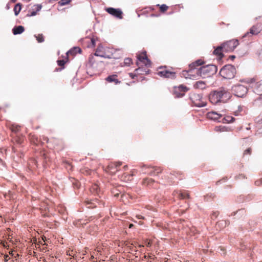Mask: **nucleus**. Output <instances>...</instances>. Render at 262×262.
I'll return each mask as SVG.
<instances>
[{
  "instance_id": "22",
  "label": "nucleus",
  "mask_w": 262,
  "mask_h": 262,
  "mask_svg": "<svg viewBox=\"0 0 262 262\" xmlns=\"http://www.w3.org/2000/svg\"><path fill=\"white\" fill-rule=\"evenodd\" d=\"M81 49L79 47H75L71 49L67 53V56H69L70 55L75 56L77 53H81Z\"/></svg>"
},
{
  "instance_id": "9",
  "label": "nucleus",
  "mask_w": 262,
  "mask_h": 262,
  "mask_svg": "<svg viewBox=\"0 0 262 262\" xmlns=\"http://www.w3.org/2000/svg\"><path fill=\"white\" fill-rule=\"evenodd\" d=\"M181 76L185 78L191 79H198L200 77L198 74V70H195L189 67L188 70H183L181 73Z\"/></svg>"
},
{
  "instance_id": "13",
  "label": "nucleus",
  "mask_w": 262,
  "mask_h": 262,
  "mask_svg": "<svg viewBox=\"0 0 262 262\" xmlns=\"http://www.w3.org/2000/svg\"><path fill=\"white\" fill-rule=\"evenodd\" d=\"M105 10L108 13L117 18H122V12L119 9H115L114 8L110 7L106 8Z\"/></svg>"
},
{
  "instance_id": "7",
  "label": "nucleus",
  "mask_w": 262,
  "mask_h": 262,
  "mask_svg": "<svg viewBox=\"0 0 262 262\" xmlns=\"http://www.w3.org/2000/svg\"><path fill=\"white\" fill-rule=\"evenodd\" d=\"M143 172L151 176H157L161 173L163 169L161 167L144 166L142 169Z\"/></svg>"
},
{
  "instance_id": "12",
  "label": "nucleus",
  "mask_w": 262,
  "mask_h": 262,
  "mask_svg": "<svg viewBox=\"0 0 262 262\" xmlns=\"http://www.w3.org/2000/svg\"><path fill=\"white\" fill-rule=\"evenodd\" d=\"M262 29L260 27V25L258 24H256L255 25L252 26L250 29L249 31L247 32L245 35L243 36V37H251L253 35H258L261 31Z\"/></svg>"
},
{
  "instance_id": "21",
  "label": "nucleus",
  "mask_w": 262,
  "mask_h": 262,
  "mask_svg": "<svg viewBox=\"0 0 262 262\" xmlns=\"http://www.w3.org/2000/svg\"><path fill=\"white\" fill-rule=\"evenodd\" d=\"M29 140L30 141V142L35 145H37L39 144V143H40V140L39 139L37 138V137L34 135V134H33L32 133H30L29 135Z\"/></svg>"
},
{
  "instance_id": "24",
  "label": "nucleus",
  "mask_w": 262,
  "mask_h": 262,
  "mask_svg": "<svg viewBox=\"0 0 262 262\" xmlns=\"http://www.w3.org/2000/svg\"><path fill=\"white\" fill-rule=\"evenodd\" d=\"M117 76L116 75H112L108 76L105 79V80L108 82H114L115 84L120 83V81L117 78Z\"/></svg>"
},
{
  "instance_id": "40",
  "label": "nucleus",
  "mask_w": 262,
  "mask_h": 262,
  "mask_svg": "<svg viewBox=\"0 0 262 262\" xmlns=\"http://www.w3.org/2000/svg\"><path fill=\"white\" fill-rule=\"evenodd\" d=\"M68 58L67 57L66 60H65L64 59L57 60V63H58V66H59L60 67H62L63 68L65 63L67 62H68Z\"/></svg>"
},
{
  "instance_id": "38",
  "label": "nucleus",
  "mask_w": 262,
  "mask_h": 262,
  "mask_svg": "<svg viewBox=\"0 0 262 262\" xmlns=\"http://www.w3.org/2000/svg\"><path fill=\"white\" fill-rule=\"evenodd\" d=\"M35 37L36 38L37 41L39 43L42 42L44 41V37L42 34H38V35H35Z\"/></svg>"
},
{
  "instance_id": "39",
  "label": "nucleus",
  "mask_w": 262,
  "mask_h": 262,
  "mask_svg": "<svg viewBox=\"0 0 262 262\" xmlns=\"http://www.w3.org/2000/svg\"><path fill=\"white\" fill-rule=\"evenodd\" d=\"M252 153V148L251 147H249L246 150H244L243 152V157H245L246 156H250Z\"/></svg>"
},
{
  "instance_id": "27",
  "label": "nucleus",
  "mask_w": 262,
  "mask_h": 262,
  "mask_svg": "<svg viewBox=\"0 0 262 262\" xmlns=\"http://www.w3.org/2000/svg\"><path fill=\"white\" fill-rule=\"evenodd\" d=\"M25 30V28L22 26H18L15 27L13 30L12 32L14 35L20 34L22 33Z\"/></svg>"
},
{
  "instance_id": "57",
  "label": "nucleus",
  "mask_w": 262,
  "mask_h": 262,
  "mask_svg": "<svg viewBox=\"0 0 262 262\" xmlns=\"http://www.w3.org/2000/svg\"><path fill=\"white\" fill-rule=\"evenodd\" d=\"M133 226H134L133 224H131L129 225V228H131L132 227H133Z\"/></svg>"
},
{
  "instance_id": "15",
  "label": "nucleus",
  "mask_w": 262,
  "mask_h": 262,
  "mask_svg": "<svg viewBox=\"0 0 262 262\" xmlns=\"http://www.w3.org/2000/svg\"><path fill=\"white\" fill-rule=\"evenodd\" d=\"M190 99L192 103L196 106L202 107L205 105L204 102L201 100V97L198 94H194L192 95L190 97Z\"/></svg>"
},
{
  "instance_id": "30",
  "label": "nucleus",
  "mask_w": 262,
  "mask_h": 262,
  "mask_svg": "<svg viewBox=\"0 0 262 262\" xmlns=\"http://www.w3.org/2000/svg\"><path fill=\"white\" fill-rule=\"evenodd\" d=\"M206 83L203 81H199L195 83L194 87L196 89H204L206 87Z\"/></svg>"
},
{
  "instance_id": "2",
  "label": "nucleus",
  "mask_w": 262,
  "mask_h": 262,
  "mask_svg": "<svg viewBox=\"0 0 262 262\" xmlns=\"http://www.w3.org/2000/svg\"><path fill=\"white\" fill-rule=\"evenodd\" d=\"M116 51L113 48L99 46L94 55L107 58H116V57L114 55V52Z\"/></svg>"
},
{
  "instance_id": "50",
  "label": "nucleus",
  "mask_w": 262,
  "mask_h": 262,
  "mask_svg": "<svg viewBox=\"0 0 262 262\" xmlns=\"http://www.w3.org/2000/svg\"><path fill=\"white\" fill-rule=\"evenodd\" d=\"M219 215V212H213L212 214V218L213 217H216L217 216V215Z\"/></svg>"
},
{
  "instance_id": "42",
  "label": "nucleus",
  "mask_w": 262,
  "mask_h": 262,
  "mask_svg": "<svg viewBox=\"0 0 262 262\" xmlns=\"http://www.w3.org/2000/svg\"><path fill=\"white\" fill-rule=\"evenodd\" d=\"M132 177V176L130 175H127L126 174H124L122 177H121V179L123 180V181H128L130 179V177Z\"/></svg>"
},
{
  "instance_id": "36",
  "label": "nucleus",
  "mask_w": 262,
  "mask_h": 262,
  "mask_svg": "<svg viewBox=\"0 0 262 262\" xmlns=\"http://www.w3.org/2000/svg\"><path fill=\"white\" fill-rule=\"evenodd\" d=\"M157 6L159 7L160 11L161 13H165L168 9V7L165 4H163L162 5H157Z\"/></svg>"
},
{
  "instance_id": "28",
  "label": "nucleus",
  "mask_w": 262,
  "mask_h": 262,
  "mask_svg": "<svg viewBox=\"0 0 262 262\" xmlns=\"http://www.w3.org/2000/svg\"><path fill=\"white\" fill-rule=\"evenodd\" d=\"M9 128L13 134H17L20 130V126L16 124H11Z\"/></svg>"
},
{
  "instance_id": "45",
  "label": "nucleus",
  "mask_w": 262,
  "mask_h": 262,
  "mask_svg": "<svg viewBox=\"0 0 262 262\" xmlns=\"http://www.w3.org/2000/svg\"><path fill=\"white\" fill-rule=\"evenodd\" d=\"M94 57L93 55H91L89 57V63L91 64V66H93L94 64Z\"/></svg>"
},
{
  "instance_id": "43",
  "label": "nucleus",
  "mask_w": 262,
  "mask_h": 262,
  "mask_svg": "<svg viewBox=\"0 0 262 262\" xmlns=\"http://www.w3.org/2000/svg\"><path fill=\"white\" fill-rule=\"evenodd\" d=\"M82 173L85 174H90L91 173V170L88 168H84L81 170Z\"/></svg>"
},
{
  "instance_id": "49",
  "label": "nucleus",
  "mask_w": 262,
  "mask_h": 262,
  "mask_svg": "<svg viewBox=\"0 0 262 262\" xmlns=\"http://www.w3.org/2000/svg\"><path fill=\"white\" fill-rule=\"evenodd\" d=\"M129 76L132 78V79H134L135 78V77H137V75H136V73L135 72V74H133V73H129Z\"/></svg>"
},
{
  "instance_id": "33",
  "label": "nucleus",
  "mask_w": 262,
  "mask_h": 262,
  "mask_svg": "<svg viewBox=\"0 0 262 262\" xmlns=\"http://www.w3.org/2000/svg\"><path fill=\"white\" fill-rule=\"evenodd\" d=\"M214 130L216 132H227L228 128L226 126H216L214 128Z\"/></svg>"
},
{
  "instance_id": "26",
  "label": "nucleus",
  "mask_w": 262,
  "mask_h": 262,
  "mask_svg": "<svg viewBox=\"0 0 262 262\" xmlns=\"http://www.w3.org/2000/svg\"><path fill=\"white\" fill-rule=\"evenodd\" d=\"M86 206L88 208H94L97 207V204H98L97 201L88 200L84 202Z\"/></svg>"
},
{
  "instance_id": "4",
  "label": "nucleus",
  "mask_w": 262,
  "mask_h": 262,
  "mask_svg": "<svg viewBox=\"0 0 262 262\" xmlns=\"http://www.w3.org/2000/svg\"><path fill=\"white\" fill-rule=\"evenodd\" d=\"M236 73V69L234 66L231 64L226 65L223 67L220 72V75L225 79H232L234 77Z\"/></svg>"
},
{
  "instance_id": "46",
  "label": "nucleus",
  "mask_w": 262,
  "mask_h": 262,
  "mask_svg": "<svg viewBox=\"0 0 262 262\" xmlns=\"http://www.w3.org/2000/svg\"><path fill=\"white\" fill-rule=\"evenodd\" d=\"M41 5H35L34 6V10H35V11L38 12L40 11V10L41 9Z\"/></svg>"
},
{
  "instance_id": "35",
  "label": "nucleus",
  "mask_w": 262,
  "mask_h": 262,
  "mask_svg": "<svg viewBox=\"0 0 262 262\" xmlns=\"http://www.w3.org/2000/svg\"><path fill=\"white\" fill-rule=\"evenodd\" d=\"M133 63L132 59L130 58L124 59V62L122 63V66H129Z\"/></svg>"
},
{
  "instance_id": "51",
  "label": "nucleus",
  "mask_w": 262,
  "mask_h": 262,
  "mask_svg": "<svg viewBox=\"0 0 262 262\" xmlns=\"http://www.w3.org/2000/svg\"><path fill=\"white\" fill-rule=\"evenodd\" d=\"M37 12L35 11H33L31 12L30 14L28 15L30 16H33L36 14Z\"/></svg>"
},
{
  "instance_id": "37",
  "label": "nucleus",
  "mask_w": 262,
  "mask_h": 262,
  "mask_svg": "<svg viewBox=\"0 0 262 262\" xmlns=\"http://www.w3.org/2000/svg\"><path fill=\"white\" fill-rule=\"evenodd\" d=\"M99 190V187L97 185L94 184L92 185L90 188V191L93 193H98Z\"/></svg>"
},
{
  "instance_id": "48",
  "label": "nucleus",
  "mask_w": 262,
  "mask_h": 262,
  "mask_svg": "<svg viewBox=\"0 0 262 262\" xmlns=\"http://www.w3.org/2000/svg\"><path fill=\"white\" fill-rule=\"evenodd\" d=\"M91 43L92 46L94 47L95 46V40L94 38H92L90 39Z\"/></svg>"
},
{
  "instance_id": "11",
  "label": "nucleus",
  "mask_w": 262,
  "mask_h": 262,
  "mask_svg": "<svg viewBox=\"0 0 262 262\" xmlns=\"http://www.w3.org/2000/svg\"><path fill=\"white\" fill-rule=\"evenodd\" d=\"M233 91L235 95L239 97H242L246 94L248 91L247 88L243 85L238 84L232 88Z\"/></svg>"
},
{
  "instance_id": "52",
  "label": "nucleus",
  "mask_w": 262,
  "mask_h": 262,
  "mask_svg": "<svg viewBox=\"0 0 262 262\" xmlns=\"http://www.w3.org/2000/svg\"><path fill=\"white\" fill-rule=\"evenodd\" d=\"M8 257H9V256L8 255H5L4 256V258H5V262H7V261L8 260Z\"/></svg>"
},
{
  "instance_id": "16",
  "label": "nucleus",
  "mask_w": 262,
  "mask_h": 262,
  "mask_svg": "<svg viewBox=\"0 0 262 262\" xmlns=\"http://www.w3.org/2000/svg\"><path fill=\"white\" fill-rule=\"evenodd\" d=\"M122 164L121 162H117L110 164L107 169V172L113 174H115L118 170V168Z\"/></svg>"
},
{
  "instance_id": "34",
  "label": "nucleus",
  "mask_w": 262,
  "mask_h": 262,
  "mask_svg": "<svg viewBox=\"0 0 262 262\" xmlns=\"http://www.w3.org/2000/svg\"><path fill=\"white\" fill-rule=\"evenodd\" d=\"M21 9V5L20 3L17 4L14 8V12L15 15H17Z\"/></svg>"
},
{
  "instance_id": "59",
  "label": "nucleus",
  "mask_w": 262,
  "mask_h": 262,
  "mask_svg": "<svg viewBox=\"0 0 262 262\" xmlns=\"http://www.w3.org/2000/svg\"><path fill=\"white\" fill-rule=\"evenodd\" d=\"M138 218L139 219H144L143 217H142V216L140 217V216H139V215L138 216Z\"/></svg>"
},
{
  "instance_id": "29",
  "label": "nucleus",
  "mask_w": 262,
  "mask_h": 262,
  "mask_svg": "<svg viewBox=\"0 0 262 262\" xmlns=\"http://www.w3.org/2000/svg\"><path fill=\"white\" fill-rule=\"evenodd\" d=\"M188 89L186 86H183V85H180L178 86V88H175V92H177L178 91H180L181 93L180 94V95L181 96H183L184 95V93L186 91H187Z\"/></svg>"
},
{
  "instance_id": "18",
  "label": "nucleus",
  "mask_w": 262,
  "mask_h": 262,
  "mask_svg": "<svg viewBox=\"0 0 262 262\" xmlns=\"http://www.w3.org/2000/svg\"><path fill=\"white\" fill-rule=\"evenodd\" d=\"M254 92L259 96L262 95V80L255 84Z\"/></svg>"
},
{
  "instance_id": "31",
  "label": "nucleus",
  "mask_w": 262,
  "mask_h": 262,
  "mask_svg": "<svg viewBox=\"0 0 262 262\" xmlns=\"http://www.w3.org/2000/svg\"><path fill=\"white\" fill-rule=\"evenodd\" d=\"M155 183V180L151 178H145L143 181L144 185L146 186H151Z\"/></svg>"
},
{
  "instance_id": "44",
  "label": "nucleus",
  "mask_w": 262,
  "mask_h": 262,
  "mask_svg": "<svg viewBox=\"0 0 262 262\" xmlns=\"http://www.w3.org/2000/svg\"><path fill=\"white\" fill-rule=\"evenodd\" d=\"M120 192V191L119 192V191H118L116 189H114L112 190V193L114 194V196L117 197V198L119 196Z\"/></svg>"
},
{
  "instance_id": "53",
  "label": "nucleus",
  "mask_w": 262,
  "mask_h": 262,
  "mask_svg": "<svg viewBox=\"0 0 262 262\" xmlns=\"http://www.w3.org/2000/svg\"><path fill=\"white\" fill-rule=\"evenodd\" d=\"M68 255H70V256H72L73 257H74V253H73V251H72L71 252H69V253H68Z\"/></svg>"
},
{
  "instance_id": "55",
  "label": "nucleus",
  "mask_w": 262,
  "mask_h": 262,
  "mask_svg": "<svg viewBox=\"0 0 262 262\" xmlns=\"http://www.w3.org/2000/svg\"><path fill=\"white\" fill-rule=\"evenodd\" d=\"M146 245L147 246V247H150V245H151V243L150 242H148L146 244Z\"/></svg>"
},
{
  "instance_id": "5",
  "label": "nucleus",
  "mask_w": 262,
  "mask_h": 262,
  "mask_svg": "<svg viewBox=\"0 0 262 262\" xmlns=\"http://www.w3.org/2000/svg\"><path fill=\"white\" fill-rule=\"evenodd\" d=\"M157 74L160 77L174 79L176 78V73L167 67H160L158 69Z\"/></svg>"
},
{
  "instance_id": "25",
  "label": "nucleus",
  "mask_w": 262,
  "mask_h": 262,
  "mask_svg": "<svg viewBox=\"0 0 262 262\" xmlns=\"http://www.w3.org/2000/svg\"><path fill=\"white\" fill-rule=\"evenodd\" d=\"M222 52H224L223 51V47H222V45L221 46L217 47L213 51V54L215 55H217L219 57L220 59H221L223 54Z\"/></svg>"
},
{
  "instance_id": "3",
  "label": "nucleus",
  "mask_w": 262,
  "mask_h": 262,
  "mask_svg": "<svg viewBox=\"0 0 262 262\" xmlns=\"http://www.w3.org/2000/svg\"><path fill=\"white\" fill-rule=\"evenodd\" d=\"M217 71L216 66L213 64H208L200 68L198 70V74L200 77L205 78L215 74Z\"/></svg>"
},
{
  "instance_id": "63",
  "label": "nucleus",
  "mask_w": 262,
  "mask_h": 262,
  "mask_svg": "<svg viewBox=\"0 0 262 262\" xmlns=\"http://www.w3.org/2000/svg\"><path fill=\"white\" fill-rule=\"evenodd\" d=\"M26 1H27V2H29V1H30V0H26Z\"/></svg>"
},
{
  "instance_id": "10",
  "label": "nucleus",
  "mask_w": 262,
  "mask_h": 262,
  "mask_svg": "<svg viewBox=\"0 0 262 262\" xmlns=\"http://www.w3.org/2000/svg\"><path fill=\"white\" fill-rule=\"evenodd\" d=\"M47 142L51 145L57 151H60L64 148L62 142L56 138L47 139Z\"/></svg>"
},
{
  "instance_id": "61",
  "label": "nucleus",
  "mask_w": 262,
  "mask_h": 262,
  "mask_svg": "<svg viewBox=\"0 0 262 262\" xmlns=\"http://www.w3.org/2000/svg\"><path fill=\"white\" fill-rule=\"evenodd\" d=\"M231 57H232V58H234L235 57H234V56H231Z\"/></svg>"
},
{
  "instance_id": "32",
  "label": "nucleus",
  "mask_w": 262,
  "mask_h": 262,
  "mask_svg": "<svg viewBox=\"0 0 262 262\" xmlns=\"http://www.w3.org/2000/svg\"><path fill=\"white\" fill-rule=\"evenodd\" d=\"M13 138L14 140L18 144H21L23 143L24 140V138L22 136H16V137L13 136Z\"/></svg>"
},
{
  "instance_id": "62",
  "label": "nucleus",
  "mask_w": 262,
  "mask_h": 262,
  "mask_svg": "<svg viewBox=\"0 0 262 262\" xmlns=\"http://www.w3.org/2000/svg\"><path fill=\"white\" fill-rule=\"evenodd\" d=\"M219 182H220V181H217V182H216V184H217Z\"/></svg>"
},
{
  "instance_id": "14",
  "label": "nucleus",
  "mask_w": 262,
  "mask_h": 262,
  "mask_svg": "<svg viewBox=\"0 0 262 262\" xmlns=\"http://www.w3.org/2000/svg\"><path fill=\"white\" fill-rule=\"evenodd\" d=\"M206 116V118L209 120L220 122L221 121V118H222V115L221 114H219L215 111H211L208 112Z\"/></svg>"
},
{
  "instance_id": "56",
  "label": "nucleus",
  "mask_w": 262,
  "mask_h": 262,
  "mask_svg": "<svg viewBox=\"0 0 262 262\" xmlns=\"http://www.w3.org/2000/svg\"><path fill=\"white\" fill-rule=\"evenodd\" d=\"M223 221H221L217 223V225H219L220 224H222L223 223Z\"/></svg>"
},
{
  "instance_id": "6",
  "label": "nucleus",
  "mask_w": 262,
  "mask_h": 262,
  "mask_svg": "<svg viewBox=\"0 0 262 262\" xmlns=\"http://www.w3.org/2000/svg\"><path fill=\"white\" fill-rule=\"evenodd\" d=\"M137 61L136 64L138 67H142L143 66L146 67H149L151 65V62L147 58L146 52L140 53L137 55Z\"/></svg>"
},
{
  "instance_id": "20",
  "label": "nucleus",
  "mask_w": 262,
  "mask_h": 262,
  "mask_svg": "<svg viewBox=\"0 0 262 262\" xmlns=\"http://www.w3.org/2000/svg\"><path fill=\"white\" fill-rule=\"evenodd\" d=\"M149 71V70H147L144 67H141L140 66L135 70L136 75H137V76L139 75H147L148 74Z\"/></svg>"
},
{
  "instance_id": "1",
  "label": "nucleus",
  "mask_w": 262,
  "mask_h": 262,
  "mask_svg": "<svg viewBox=\"0 0 262 262\" xmlns=\"http://www.w3.org/2000/svg\"><path fill=\"white\" fill-rule=\"evenodd\" d=\"M231 97V93L224 89L211 92L209 98L210 101L214 104L218 102H226Z\"/></svg>"
},
{
  "instance_id": "23",
  "label": "nucleus",
  "mask_w": 262,
  "mask_h": 262,
  "mask_svg": "<svg viewBox=\"0 0 262 262\" xmlns=\"http://www.w3.org/2000/svg\"><path fill=\"white\" fill-rule=\"evenodd\" d=\"M235 121V118L230 116H226L221 118V122L223 123H230Z\"/></svg>"
},
{
  "instance_id": "41",
  "label": "nucleus",
  "mask_w": 262,
  "mask_h": 262,
  "mask_svg": "<svg viewBox=\"0 0 262 262\" xmlns=\"http://www.w3.org/2000/svg\"><path fill=\"white\" fill-rule=\"evenodd\" d=\"M71 2V0H60L58 4L60 6H62L69 4Z\"/></svg>"
},
{
  "instance_id": "60",
  "label": "nucleus",
  "mask_w": 262,
  "mask_h": 262,
  "mask_svg": "<svg viewBox=\"0 0 262 262\" xmlns=\"http://www.w3.org/2000/svg\"><path fill=\"white\" fill-rule=\"evenodd\" d=\"M12 2L15 3L16 2V0H11Z\"/></svg>"
},
{
  "instance_id": "17",
  "label": "nucleus",
  "mask_w": 262,
  "mask_h": 262,
  "mask_svg": "<svg viewBox=\"0 0 262 262\" xmlns=\"http://www.w3.org/2000/svg\"><path fill=\"white\" fill-rule=\"evenodd\" d=\"M176 193L178 194V197L180 199H189L190 198V195L188 191L186 190H183V191H179L177 192H174L173 194L175 195Z\"/></svg>"
},
{
  "instance_id": "54",
  "label": "nucleus",
  "mask_w": 262,
  "mask_h": 262,
  "mask_svg": "<svg viewBox=\"0 0 262 262\" xmlns=\"http://www.w3.org/2000/svg\"><path fill=\"white\" fill-rule=\"evenodd\" d=\"M257 100L260 101V103H262V95L259 96V98L257 99Z\"/></svg>"
},
{
  "instance_id": "58",
  "label": "nucleus",
  "mask_w": 262,
  "mask_h": 262,
  "mask_svg": "<svg viewBox=\"0 0 262 262\" xmlns=\"http://www.w3.org/2000/svg\"><path fill=\"white\" fill-rule=\"evenodd\" d=\"M127 167V165H125V166H124L123 168H124V170H126Z\"/></svg>"
},
{
  "instance_id": "47",
  "label": "nucleus",
  "mask_w": 262,
  "mask_h": 262,
  "mask_svg": "<svg viewBox=\"0 0 262 262\" xmlns=\"http://www.w3.org/2000/svg\"><path fill=\"white\" fill-rule=\"evenodd\" d=\"M255 184L256 186H260L262 184V178L259 179L255 182Z\"/></svg>"
},
{
  "instance_id": "8",
  "label": "nucleus",
  "mask_w": 262,
  "mask_h": 262,
  "mask_svg": "<svg viewBox=\"0 0 262 262\" xmlns=\"http://www.w3.org/2000/svg\"><path fill=\"white\" fill-rule=\"evenodd\" d=\"M239 45L237 39H232L222 44L223 51L225 52H232Z\"/></svg>"
},
{
  "instance_id": "19",
  "label": "nucleus",
  "mask_w": 262,
  "mask_h": 262,
  "mask_svg": "<svg viewBox=\"0 0 262 262\" xmlns=\"http://www.w3.org/2000/svg\"><path fill=\"white\" fill-rule=\"evenodd\" d=\"M204 62L202 59H198L194 62H192L189 65V67L195 70H198L197 68L203 65Z\"/></svg>"
}]
</instances>
